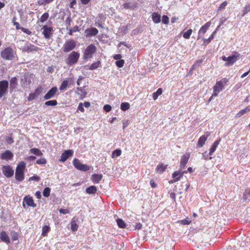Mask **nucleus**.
I'll use <instances>...</instances> for the list:
<instances>
[{
  "label": "nucleus",
  "instance_id": "f257e3e1",
  "mask_svg": "<svg viewBox=\"0 0 250 250\" xmlns=\"http://www.w3.org/2000/svg\"><path fill=\"white\" fill-rule=\"evenodd\" d=\"M228 82V80L226 79H223L219 82H217L213 87V94L212 96H217L218 94L223 90L224 86Z\"/></svg>",
  "mask_w": 250,
  "mask_h": 250
},
{
  "label": "nucleus",
  "instance_id": "f03ea898",
  "mask_svg": "<svg viewBox=\"0 0 250 250\" xmlns=\"http://www.w3.org/2000/svg\"><path fill=\"white\" fill-rule=\"evenodd\" d=\"M240 54L237 52H235L233 55L228 57L226 56L222 57V60L227 62L225 66H229L234 63V62L240 58Z\"/></svg>",
  "mask_w": 250,
  "mask_h": 250
},
{
  "label": "nucleus",
  "instance_id": "7ed1b4c3",
  "mask_svg": "<svg viewBox=\"0 0 250 250\" xmlns=\"http://www.w3.org/2000/svg\"><path fill=\"white\" fill-rule=\"evenodd\" d=\"M25 167L24 162L21 163L17 167L15 172V178L19 181H22L24 179L23 169Z\"/></svg>",
  "mask_w": 250,
  "mask_h": 250
},
{
  "label": "nucleus",
  "instance_id": "20e7f679",
  "mask_svg": "<svg viewBox=\"0 0 250 250\" xmlns=\"http://www.w3.org/2000/svg\"><path fill=\"white\" fill-rule=\"evenodd\" d=\"M96 47L94 44H91L88 45L84 50L83 56V59L87 60L92 58L93 54L96 52Z\"/></svg>",
  "mask_w": 250,
  "mask_h": 250
},
{
  "label": "nucleus",
  "instance_id": "39448f33",
  "mask_svg": "<svg viewBox=\"0 0 250 250\" xmlns=\"http://www.w3.org/2000/svg\"><path fill=\"white\" fill-rule=\"evenodd\" d=\"M80 57V54L78 52L73 51L68 56L67 63L72 65L76 63Z\"/></svg>",
  "mask_w": 250,
  "mask_h": 250
},
{
  "label": "nucleus",
  "instance_id": "423d86ee",
  "mask_svg": "<svg viewBox=\"0 0 250 250\" xmlns=\"http://www.w3.org/2000/svg\"><path fill=\"white\" fill-rule=\"evenodd\" d=\"M73 164L77 169L83 171H86L89 169L87 165L82 164L80 160L76 158L73 160Z\"/></svg>",
  "mask_w": 250,
  "mask_h": 250
},
{
  "label": "nucleus",
  "instance_id": "0eeeda50",
  "mask_svg": "<svg viewBox=\"0 0 250 250\" xmlns=\"http://www.w3.org/2000/svg\"><path fill=\"white\" fill-rule=\"evenodd\" d=\"M8 82L6 80L0 81V99L4 96L7 92Z\"/></svg>",
  "mask_w": 250,
  "mask_h": 250
},
{
  "label": "nucleus",
  "instance_id": "6e6552de",
  "mask_svg": "<svg viewBox=\"0 0 250 250\" xmlns=\"http://www.w3.org/2000/svg\"><path fill=\"white\" fill-rule=\"evenodd\" d=\"M76 47V42L73 40H69L65 42L63 45V51L68 52L72 50Z\"/></svg>",
  "mask_w": 250,
  "mask_h": 250
},
{
  "label": "nucleus",
  "instance_id": "1a4fd4ad",
  "mask_svg": "<svg viewBox=\"0 0 250 250\" xmlns=\"http://www.w3.org/2000/svg\"><path fill=\"white\" fill-rule=\"evenodd\" d=\"M1 57L6 60H10L13 56V50L10 48H7L1 52Z\"/></svg>",
  "mask_w": 250,
  "mask_h": 250
},
{
  "label": "nucleus",
  "instance_id": "9d476101",
  "mask_svg": "<svg viewBox=\"0 0 250 250\" xmlns=\"http://www.w3.org/2000/svg\"><path fill=\"white\" fill-rule=\"evenodd\" d=\"M73 154V150L72 149H69L65 150L61 155V159L60 161L62 162H64L67 159L72 156Z\"/></svg>",
  "mask_w": 250,
  "mask_h": 250
},
{
  "label": "nucleus",
  "instance_id": "9b49d317",
  "mask_svg": "<svg viewBox=\"0 0 250 250\" xmlns=\"http://www.w3.org/2000/svg\"><path fill=\"white\" fill-rule=\"evenodd\" d=\"M2 172L7 177H10L14 174V170L10 166H4L2 168Z\"/></svg>",
  "mask_w": 250,
  "mask_h": 250
},
{
  "label": "nucleus",
  "instance_id": "f8f14e48",
  "mask_svg": "<svg viewBox=\"0 0 250 250\" xmlns=\"http://www.w3.org/2000/svg\"><path fill=\"white\" fill-rule=\"evenodd\" d=\"M42 29H43L42 34L44 35L45 38H50L53 28L51 27H48L46 25H43Z\"/></svg>",
  "mask_w": 250,
  "mask_h": 250
},
{
  "label": "nucleus",
  "instance_id": "ddd939ff",
  "mask_svg": "<svg viewBox=\"0 0 250 250\" xmlns=\"http://www.w3.org/2000/svg\"><path fill=\"white\" fill-rule=\"evenodd\" d=\"M190 157V154L187 153L184 155L181 159L180 167L181 168H184L186 167L187 163H188Z\"/></svg>",
  "mask_w": 250,
  "mask_h": 250
},
{
  "label": "nucleus",
  "instance_id": "4468645a",
  "mask_svg": "<svg viewBox=\"0 0 250 250\" xmlns=\"http://www.w3.org/2000/svg\"><path fill=\"white\" fill-rule=\"evenodd\" d=\"M209 135V133L207 132L204 135L202 136L198 141L197 147H202L205 144V142Z\"/></svg>",
  "mask_w": 250,
  "mask_h": 250
},
{
  "label": "nucleus",
  "instance_id": "2eb2a0df",
  "mask_svg": "<svg viewBox=\"0 0 250 250\" xmlns=\"http://www.w3.org/2000/svg\"><path fill=\"white\" fill-rule=\"evenodd\" d=\"M57 91L56 87H52L44 96L45 100H48L53 98Z\"/></svg>",
  "mask_w": 250,
  "mask_h": 250
},
{
  "label": "nucleus",
  "instance_id": "dca6fc26",
  "mask_svg": "<svg viewBox=\"0 0 250 250\" xmlns=\"http://www.w3.org/2000/svg\"><path fill=\"white\" fill-rule=\"evenodd\" d=\"M38 50V48L33 44L28 43L22 48L23 51L25 52H32L37 51Z\"/></svg>",
  "mask_w": 250,
  "mask_h": 250
},
{
  "label": "nucleus",
  "instance_id": "f3484780",
  "mask_svg": "<svg viewBox=\"0 0 250 250\" xmlns=\"http://www.w3.org/2000/svg\"><path fill=\"white\" fill-rule=\"evenodd\" d=\"M24 202L28 206L32 207H36V204L34 203V201L31 197L25 196L23 198Z\"/></svg>",
  "mask_w": 250,
  "mask_h": 250
},
{
  "label": "nucleus",
  "instance_id": "a211bd4d",
  "mask_svg": "<svg viewBox=\"0 0 250 250\" xmlns=\"http://www.w3.org/2000/svg\"><path fill=\"white\" fill-rule=\"evenodd\" d=\"M13 157V154L9 150H6L4 152L1 153V158L2 159H10Z\"/></svg>",
  "mask_w": 250,
  "mask_h": 250
},
{
  "label": "nucleus",
  "instance_id": "6ab92c4d",
  "mask_svg": "<svg viewBox=\"0 0 250 250\" xmlns=\"http://www.w3.org/2000/svg\"><path fill=\"white\" fill-rule=\"evenodd\" d=\"M211 24L210 21H208L207 22L205 25H203L201 28L200 29L198 32H199V34L203 35L207 31L208 27L210 26Z\"/></svg>",
  "mask_w": 250,
  "mask_h": 250
},
{
  "label": "nucleus",
  "instance_id": "aec40b11",
  "mask_svg": "<svg viewBox=\"0 0 250 250\" xmlns=\"http://www.w3.org/2000/svg\"><path fill=\"white\" fill-rule=\"evenodd\" d=\"M87 36H95L98 33V30L96 28H92L85 31Z\"/></svg>",
  "mask_w": 250,
  "mask_h": 250
},
{
  "label": "nucleus",
  "instance_id": "412c9836",
  "mask_svg": "<svg viewBox=\"0 0 250 250\" xmlns=\"http://www.w3.org/2000/svg\"><path fill=\"white\" fill-rule=\"evenodd\" d=\"M220 140H218L215 141L214 142V143L212 145L210 149H209V154H208L209 155H212L213 153L215 151L216 147H217V146L219 145V144L220 143Z\"/></svg>",
  "mask_w": 250,
  "mask_h": 250
},
{
  "label": "nucleus",
  "instance_id": "4be33fe9",
  "mask_svg": "<svg viewBox=\"0 0 250 250\" xmlns=\"http://www.w3.org/2000/svg\"><path fill=\"white\" fill-rule=\"evenodd\" d=\"M103 176L101 174H94L92 175L91 180L93 183H98L102 180Z\"/></svg>",
  "mask_w": 250,
  "mask_h": 250
},
{
  "label": "nucleus",
  "instance_id": "5701e85b",
  "mask_svg": "<svg viewBox=\"0 0 250 250\" xmlns=\"http://www.w3.org/2000/svg\"><path fill=\"white\" fill-rule=\"evenodd\" d=\"M0 238L2 241L5 242L6 243H9L10 242V240L8 236L7 235L6 233L4 231H2L0 233Z\"/></svg>",
  "mask_w": 250,
  "mask_h": 250
},
{
  "label": "nucleus",
  "instance_id": "b1692460",
  "mask_svg": "<svg viewBox=\"0 0 250 250\" xmlns=\"http://www.w3.org/2000/svg\"><path fill=\"white\" fill-rule=\"evenodd\" d=\"M152 19L154 22L158 23L161 22V16L157 13H153L152 15Z\"/></svg>",
  "mask_w": 250,
  "mask_h": 250
},
{
  "label": "nucleus",
  "instance_id": "393cba45",
  "mask_svg": "<svg viewBox=\"0 0 250 250\" xmlns=\"http://www.w3.org/2000/svg\"><path fill=\"white\" fill-rule=\"evenodd\" d=\"M86 192L89 194H94L97 192V188L94 186H90L86 188Z\"/></svg>",
  "mask_w": 250,
  "mask_h": 250
},
{
  "label": "nucleus",
  "instance_id": "a878e982",
  "mask_svg": "<svg viewBox=\"0 0 250 250\" xmlns=\"http://www.w3.org/2000/svg\"><path fill=\"white\" fill-rule=\"evenodd\" d=\"M250 111V106H248L246 107L245 109L241 110L237 114L236 117L237 118H239L244 114L247 113L248 111Z\"/></svg>",
  "mask_w": 250,
  "mask_h": 250
},
{
  "label": "nucleus",
  "instance_id": "bb28decb",
  "mask_svg": "<svg viewBox=\"0 0 250 250\" xmlns=\"http://www.w3.org/2000/svg\"><path fill=\"white\" fill-rule=\"evenodd\" d=\"M167 165H165L162 164L158 165L156 168L157 172L159 173H162L167 168Z\"/></svg>",
  "mask_w": 250,
  "mask_h": 250
},
{
  "label": "nucleus",
  "instance_id": "cd10ccee",
  "mask_svg": "<svg viewBox=\"0 0 250 250\" xmlns=\"http://www.w3.org/2000/svg\"><path fill=\"white\" fill-rule=\"evenodd\" d=\"M78 226L76 223L75 218H73L71 222V229L73 231H76L78 229Z\"/></svg>",
  "mask_w": 250,
  "mask_h": 250
},
{
  "label": "nucleus",
  "instance_id": "c85d7f7f",
  "mask_svg": "<svg viewBox=\"0 0 250 250\" xmlns=\"http://www.w3.org/2000/svg\"><path fill=\"white\" fill-rule=\"evenodd\" d=\"M163 90L162 88H159L156 92L153 93V98L154 100H156L159 95L162 94Z\"/></svg>",
  "mask_w": 250,
  "mask_h": 250
},
{
  "label": "nucleus",
  "instance_id": "c756f323",
  "mask_svg": "<svg viewBox=\"0 0 250 250\" xmlns=\"http://www.w3.org/2000/svg\"><path fill=\"white\" fill-rule=\"evenodd\" d=\"M30 152L35 155H37L38 156H42V153L41 152V151L36 148H33L30 149Z\"/></svg>",
  "mask_w": 250,
  "mask_h": 250
},
{
  "label": "nucleus",
  "instance_id": "7c9ffc66",
  "mask_svg": "<svg viewBox=\"0 0 250 250\" xmlns=\"http://www.w3.org/2000/svg\"><path fill=\"white\" fill-rule=\"evenodd\" d=\"M50 231V227L48 226H44L42 229V235L43 236L47 235V233Z\"/></svg>",
  "mask_w": 250,
  "mask_h": 250
},
{
  "label": "nucleus",
  "instance_id": "2f4dec72",
  "mask_svg": "<svg viewBox=\"0 0 250 250\" xmlns=\"http://www.w3.org/2000/svg\"><path fill=\"white\" fill-rule=\"evenodd\" d=\"M130 107V104L128 103H122L121 105V108L123 111L128 109Z\"/></svg>",
  "mask_w": 250,
  "mask_h": 250
},
{
  "label": "nucleus",
  "instance_id": "473e14b6",
  "mask_svg": "<svg viewBox=\"0 0 250 250\" xmlns=\"http://www.w3.org/2000/svg\"><path fill=\"white\" fill-rule=\"evenodd\" d=\"M68 84V82L67 81L64 80L63 81H62V82L61 84V85L60 87V90L61 91H64L65 89V88L67 87Z\"/></svg>",
  "mask_w": 250,
  "mask_h": 250
},
{
  "label": "nucleus",
  "instance_id": "72a5a7b5",
  "mask_svg": "<svg viewBox=\"0 0 250 250\" xmlns=\"http://www.w3.org/2000/svg\"><path fill=\"white\" fill-rule=\"evenodd\" d=\"M122 151L121 149H117L113 151L112 153V157L115 158L116 157H118L121 155Z\"/></svg>",
  "mask_w": 250,
  "mask_h": 250
},
{
  "label": "nucleus",
  "instance_id": "f704fd0d",
  "mask_svg": "<svg viewBox=\"0 0 250 250\" xmlns=\"http://www.w3.org/2000/svg\"><path fill=\"white\" fill-rule=\"evenodd\" d=\"M58 104L56 100L48 101L45 103V105L47 106H55Z\"/></svg>",
  "mask_w": 250,
  "mask_h": 250
},
{
  "label": "nucleus",
  "instance_id": "c9c22d12",
  "mask_svg": "<svg viewBox=\"0 0 250 250\" xmlns=\"http://www.w3.org/2000/svg\"><path fill=\"white\" fill-rule=\"evenodd\" d=\"M117 224L120 228H125V224L121 219H118L117 220Z\"/></svg>",
  "mask_w": 250,
  "mask_h": 250
},
{
  "label": "nucleus",
  "instance_id": "e433bc0d",
  "mask_svg": "<svg viewBox=\"0 0 250 250\" xmlns=\"http://www.w3.org/2000/svg\"><path fill=\"white\" fill-rule=\"evenodd\" d=\"M50 188L48 187L45 188L43 191V195L45 197H48L50 196Z\"/></svg>",
  "mask_w": 250,
  "mask_h": 250
},
{
  "label": "nucleus",
  "instance_id": "4c0bfd02",
  "mask_svg": "<svg viewBox=\"0 0 250 250\" xmlns=\"http://www.w3.org/2000/svg\"><path fill=\"white\" fill-rule=\"evenodd\" d=\"M192 33V30L190 29L188 30L186 32L184 33L183 37L184 38L188 39L190 38L191 34Z\"/></svg>",
  "mask_w": 250,
  "mask_h": 250
},
{
  "label": "nucleus",
  "instance_id": "58836bf2",
  "mask_svg": "<svg viewBox=\"0 0 250 250\" xmlns=\"http://www.w3.org/2000/svg\"><path fill=\"white\" fill-rule=\"evenodd\" d=\"M10 87L12 88H14L16 85L17 84V79L16 77L12 78L10 81Z\"/></svg>",
  "mask_w": 250,
  "mask_h": 250
},
{
  "label": "nucleus",
  "instance_id": "ea45409f",
  "mask_svg": "<svg viewBox=\"0 0 250 250\" xmlns=\"http://www.w3.org/2000/svg\"><path fill=\"white\" fill-rule=\"evenodd\" d=\"M243 198L245 200H250V190L247 189L244 193Z\"/></svg>",
  "mask_w": 250,
  "mask_h": 250
},
{
  "label": "nucleus",
  "instance_id": "a19ab883",
  "mask_svg": "<svg viewBox=\"0 0 250 250\" xmlns=\"http://www.w3.org/2000/svg\"><path fill=\"white\" fill-rule=\"evenodd\" d=\"M49 15L48 13H44L41 17L40 18V21L42 22H43L45 21H46L47 19L48 18Z\"/></svg>",
  "mask_w": 250,
  "mask_h": 250
},
{
  "label": "nucleus",
  "instance_id": "79ce46f5",
  "mask_svg": "<svg viewBox=\"0 0 250 250\" xmlns=\"http://www.w3.org/2000/svg\"><path fill=\"white\" fill-rule=\"evenodd\" d=\"M250 11V3L247 5L244 9L243 10V15L242 16H244L246 14H247Z\"/></svg>",
  "mask_w": 250,
  "mask_h": 250
},
{
  "label": "nucleus",
  "instance_id": "37998d69",
  "mask_svg": "<svg viewBox=\"0 0 250 250\" xmlns=\"http://www.w3.org/2000/svg\"><path fill=\"white\" fill-rule=\"evenodd\" d=\"M213 35H211L208 39H203V40H204V45H207V44H208L209 42H211V41H212L213 39Z\"/></svg>",
  "mask_w": 250,
  "mask_h": 250
},
{
  "label": "nucleus",
  "instance_id": "c03bdc74",
  "mask_svg": "<svg viewBox=\"0 0 250 250\" xmlns=\"http://www.w3.org/2000/svg\"><path fill=\"white\" fill-rule=\"evenodd\" d=\"M100 62H96L94 63H93L90 66L89 69L90 70H93L97 68L100 64Z\"/></svg>",
  "mask_w": 250,
  "mask_h": 250
},
{
  "label": "nucleus",
  "instance_id": "a18cd8bd",
  "mask_svg": "<svg viewBox=\"0 0 250 250\" xmlns=\"http://www.w3.org/2000/svg\"><path fill=\"white\" fill-rule=\"evenodd\" d=\"M79 31V27L77 25L75 26L73 29H69V34L70 35H72L73 32H78Z\"/></svg>",
  "mask_w": 250,
  "mask_h": 250
},
{
  "label": "nucleus",
  "instance_id": "49530a36",
  "mask_svg": "<svg viewBox=\"0 0 250 250\" xmlns=\"http://www.w3.org/2000/svg\"><path fill=\"white\" fill-rule=\"evenodd\" d=\"M123 6L125 9H128V8H133V7H135V6L134 5V4H132L131 3L128 2V3H124L123 5Z\"/></svg>",
  "mask_w": 250,
  "mask_h": 250
},
{
  "label": "nucleus",
  "instance_id": "de8ad7c7",
  "mask_svg": "<svg viewBox=\"0 0 250 250\" xmlns=\"http://www.w3.org/2000/svg\"><path fill=\"white\" fill-rule=\"evenodd\" d=\"M162 22L165 24L169 23V18L167 16L164 15L162 17Z\"/></svg>",
  "mask_w": 250,
  "mask_h": 250
},
{
  "label": "nucleus",
  "instance_id": "09e8293b",
  "mask_svg": "<svg viewBox=\"0 0 250 250\" xmlns=\"http://www.w3.org/2000/svg\"><path fill=\"white\" fill-rule=\"evenodd\" d=\"M227 2L226 1H224L220 6L219 7H218V10H217V12H219L221 10H222V9H224L225 8L226 6H227Z\"/></svg>",
  "mask_w": 250,
  "mask_h": 250
},
{
  "label": "nucleus",
  "instance_id": "8fccbe9b",
  "mask_svg": "<svg viewBox=\"0 0 250 250\" xmlns=\"http://www.w3.org/2000/svg\"><path fill=\"white\" fill-rule=\"evenodd\" d=\"M125 61L124 60H120L116 62V64L119 67H122L124 66Z\"/></svg>",
  "mask_w": 250,
  "mask_h": 250
},
{
  "label": "nucleus",
  "instance_id": "3c124183",
  "mask_svg": "<svg viewBox=\"0 0 250 250\" xmlns=\"http://www.w3.org/2000/svg\"><path fill=\"white\" fill-rule=\"evenodd\" d=\"M36 163L39 165H44L46 163V160L44 158H41L38 160Z\"/></svg>",
  "mask_w": 250,
  "mask_h": 250
},
{
  "label": "nucleus",
  "instance_id": "603ef678",
  "mask_svg": "<svg viewBox=\"0 0 250 250\" xmlns=\"http://www.w3.org/2000/svg\"><path fill=\"white\" fill-rule=\"evenodd\" d=\"M178 222H180V223L183 225H189L191 221L187 219H184L180 220Z\"/></svg>",
  "mask_w": 250,
  "mask_h": 250
},
{
  "label": "nucleus",
  "instance_id": "864d4df0",
  "mask_svg": "<svg viewBox=\"0 0 250 250\" xmlns=\"http://www.w3.org/2000/svg\"><path fill=\"white\" fill-rule=\"evenodd\" d=\"M16 18L13 17V20H12L13 21V23L15 25H16V27L17 29H20L21 27H20V24L18 22L16 21Z\"/></svg>",
  "mask_w": 250,
  "mask_h": 250
},
{
  "label": "nucleus",
  "instance_id": "5fc2aeb1",
  "mask_svg": "<svg viewBox=\"0 0 250 250\" xmlns=\"http://www.w3.org/2000/svg\"><path fill=\"white\" fill-rule=\"evenodd\" d=\"M6 142L7 144L11 145L14 142V140L12 137H8L6 139Z\"/></svg>",
  "mask_w": 250,
  "mask_h": 250
},
{
  "label": "nucleus",
  "instance_id": "6e6d98bb",
  "mask_svg": "<svg viewBox=\"0 0 250 250\" xmlns=\"http://www.w3.org/2000/svg\"><path fill=\"white\" fill-rule=\"evenodd\" d=\"M111 106L109 104H105L104 106V109L106 112H109L111 110Z\"/></svg>",
  "mask_w": 250,
  "mask_h": 250
},
{
  "label": "nucleus",
  "instance_id": "4d7b16f0",
  "mask_svg": "<svg viewBox=\"0 0 250 250\" xmlns=\"http://www.w3.org/2000/svg\"><path fill=\"white\" fill-rule=\"evenodd\" d=\"M20 29L24 33L28 34V35H30L31 34V32L30 31H29L28 29H26V28H25L24 27H21Z\"/></svg>",
  "mask_w": 250,
  "mask_h": 250
},
{
  "label": "nucleus",
  "instance_id": "13d9d810",
  "mask_svg": "<svg viewBox=\"0 0 250 250\" xmlns=\"http://www.w3.org/2000/svg\"><path fill=\"white\" fill-rule=\"evenodd\" d=\"M180 174V171H175L173 174H172V178L174 179V181H176V179L179 176Z\"/></svg>",
  "mask_w": 250,
  "mask_h": 250
},
{
  "label": "nucleus",
  "instance_id": "bf43d9fd",
  "mask_svg": "<svg viewBox=\"0 0 250 250\" xmlns=\"http://www.w3.org/2000/svg\"><path fill=\"white\" fill-rule=\"evenodd\" d=\"M36 96V95L35 93L31 94L29 95L28 99L29 101H32L35 98Z\"/></svg>",
  "mask_w": 250,
  "mask_h": 250
},
{
  "label": "nucleus",
  "instance_id": "052dcab7",
  "mask_svg": "<svg viewBox=\"0 0 250 250\" xmlns=\"http://www.w3.org/2000/svg\"><path fill=\"white\" fill-rule=\"evenodd\" d=\"M59 212L61 213H62V214H67V213H69V211L67 209H62V208H61L59 209Z\"/></svg>",
  "mask_w": 250,
  "mask_h": 250
},
{
  "label": "nucleus",
  "instance_id": "680f3d73",
  "mask_svg": "<svg viewBox=\"0 0 250 250\" xmlns=\"http://www.w3.org/2000/svg\"><path fill=\"white\" fill-rule=\"evenodd\" d=\"M39 180H40V177L39 176H34L33 177H31L29 179V181L36 180L37 181H38Z\"/></svg>",
  "mask_w": 250,
  "mask_h": 250
},
{
  "label": "nucleus",
  "instance_id": "e2e57ef3",
  "mask_svg": "<svg viewBox=\"0 0 250 250\" xmlns=\"http://www.w3.org/2000/svg\"><path fill=\"white\" fill-rule=\"evenodd\" d=\"M121 57H122V56L120 54H116V55H114L113 57V58L115 60H118V61L120 60Z\"/></svg>",
  "mask_w": 250,
  "mask_h": 250
},
{
  "label": "nucleus",
  "instance_id": "0e129e2a",
  "mask_svg": "<svg viewBox=\"0 0 250 250\" xmlns=\"http://www.w3.org/2000/svg\"><path fill=\"white\" fill-rule=\"evenodd\" d=\"M83 106V104L82 103H80L78 106V109L80 110L81 112L84 111V108Z\"/></svg>",
  "mask_w": 250,
  "mask_h": 250
},
{
  "label": "nucleus",
  "instance_id": "69168bd1",
  "mask_svg": "<svg viewBox=\"0 0 250 250\" xmlns=\"http://www.w3.org/2000/svg\"><path fill=\"white\" fill-rule=\"evenodd\" d=\"M123 129H125L128 126V123L127 121H123Z\"/></svg>",
  "mask_w": 250,
  "mask_h": 250
},
{
  "label": "nucleus",
  "instance_id": "338daca9",
  "mask_svg": "<svg viewBox=\"0 0 250 250\" xmlns=\"http://www.w3.org/2000/svg\"><path fill=\"white\" fill-rule=\"evenodd\" d=\"M150 184L152 188H155L156 187V184L155 183L154 181L153 180H150Z\"/></svg>",
  "mask_w": 250,
  "mask_h": 250
},
{
  "label": "nucleus",
  "instance_id": "774afa93",
  "mask_svg": "<svg viewBox=\"0 0 250 250\" xmlns=\"http://www.w3.org/2000/svg\"><path fill=\"white\" fill-rule=\"evenodd\" d=\"M227 19L225 17H222L220 20V24H223V23L226 21Z\"/></svg>",
  "mask_w": 250,
  "mask_h": 250
}]
</instances>
